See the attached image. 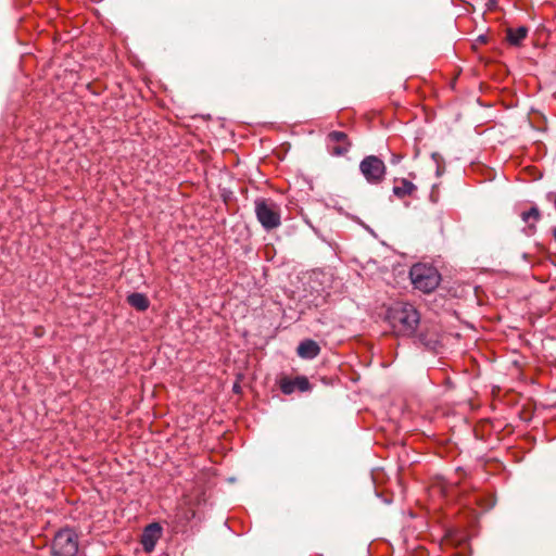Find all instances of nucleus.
Segmentation results:
<instances>
[{"label":"nucleus","instance_id":"1","mask_svg":"<svg viewBox=\"0 0 556 556\" xmlns=\"http://www.w3.org/2000/svg\"><path fill=\"white\" fill-rule=\"evenodd\" d=\"M387 319L395 332L409 337L415 333L420 315L412 304L399 302L388 308Z\"/></svg>","mask_w":556,"mask_h":556},{"label":"nucleus","instance_id":"2","mask_svg":"<svg viewBox=\"0 0 556 556\" xmlns=\"http://www.w3.org/2000/svg\"><path fill=\"white\" fill-rule=\"evenodd\" d=\"M409 276L414 287L425 293L433 291L440 283V274L430 265L415 264Z\"/></svg>","mask_w":556,"mask_h":556},{"label":"nucleus","instance_id":"3","mask_svg":"<svg viewBox=\"0 0 556 556\" xmlns=\"http://www.w3.org/2000/svg\"><path fill=\"white\" fill-rule=\"evenodd\" d=\"M255 215L265 230L280 226V206L270 199L258 198L254 201Z\"/></svg>","mask_w":556,"mask_h":556},{"label":"nucleus","instance_id":"4","mask_svg":"<svg viewBox=\"0 0 556 556\" xmlns=\"http://www.w3.org/2000/svg\"><path fill=\"white\" fill-rule=\"evenodd\" d=\"M78 552V536L68 528L60 530L52 543L53 556H76Z\"/></svg>","mask_w":556,"mask_h":556},{"label":"nucleus","instance_id":"5","mask_svg":"<svg viewBox=\"0 0 556 556\" xmlns=\"http://www.w3.org/2000/svg\"><path fill=\"white\" fill-rule=\"evenodd\" d=\"M359 172L370 185H379L387 173L384 162L376 155L365 156L359 163Z\"/></svg>","mask_w":556,"mask_h":556},{"label":"nucleus","instance_id":"6","mask_svg":"<svg viewBox=\"0 0 556 556\" xmlns=\"http://www.w3.org/2000/svg\"><path fill=\"white\" fill-rule=\"evenodd\" d=\"M327 146L331 154L340 156L349 151L351 143L345 132L331 131L327 136Z\"/></svg>","mask_w":556,"mask_h":556},{"label":"nucleus","instance_id":"7","mask_svg":"<svg viewBox=\"0 0 556 556\" xmlns=\"http://www.w3.org/2000/svg\"><path fill=\"white\" fill-rule=\"evenodd\" d=\"M162 535V527L159 523L147 526L141 535V544L147 553H151Z\"/></svg>","mask_w":556,"mask_h":556},{"label":"nucleus","instance_id":"8","mask_svg":"<svg viewBox=\"0 0 556 556\" xmlns=\"http://www.w3.org/2000/svg\"><path fill=\"white\" fill-rule=\"evenodd\" d=\"M296 352L301 358L313 359L320 353V346L316 341L306 339L300 342Z\"/></svg>","mask_w":556,"mask_h":556},{"label":"nucleus","instance_id":"9","mask_svg":"<svg viewBox=\"0 0 556 556\" xmlns=\"http://www.w3.org/2000/svg\"><path fill=\"white\" fill-rule=\"evenodd\" d=\"M127 302L129 303L130 306L140 312L147 311L150 306L149 299L143 293L139 292L129 294L127 296Z\"/></svg>","mask_w":556,"mask_h":556},{"label":"nucleus","instance_id":"10","mask_svg":"<svg viewBox=\"0 0 556 556\" xmlns=\"http://www.w3.org/2000/svg\"><path fill=\"white\" fill-rule=\"evenodd\" d=\"M397 181L400 185H396L393 187V193L397 198H404L406 195H410L417 189L416 186L412 181H409L405 178H402Z\"/></svg>","mask_w":556,"mask_h":556},{"label":"nucleus","instance_id":"11","mask_svg":"<svg viewBox=\"0 0 556 556\" xmlns=\"http://www.w3.org/2000/svg\"><path fill=\"white\" fill-rule=\"evenodd\" d=\"M528 28L525 26H520L516 29L509 28L507 30V39L510 45L519 46L521 41L527 37Z\"/></svg>","mask_w":556,"mask_h":556},{"label":"nucleus","instance_id":"12","mask_svg":"<svg viewBox=\"0 0 556 556\" xmlns=\"http://www.w3.org/2000/svg\"><path fill=\"white\" fill-rule=\"evenodd\" d=\"M521 218L523 222L529 223L531 219L538 222L540 218V212L536 207H531L527 212H522Z\"/></svg>","mask_w":556,"mask_h":556},{"label":"nucleus","instance_id":"13","mask_svg":"<svg viewBox=\"0 0 556 556\" xmlns=\"http://www.w3.org/2000/svg\"><path fill=\"white\" fill-rule=\"evenodd\" d=\"M292 383H295V389L304 392L309 390V382L306 377L299 376L295 379L292 380Z\"/></svg>","mask_w":556,"mask_h":556},{"label":"nucleus","instance_id":"14","mask_svg":"<svg viewBox=\"0 0 556 556\" xmlns=\"http://www.w3.org/2000/svg\"><path fill=\"white\" fill-rule=\"evenodd\" d=\"M280 389L285 394H291L295 390V383H292V380H282Z\"/></svg>","mask_w":556,"mask_h":556},{"label":"nucleus","instance_id":"15","mask_svg":"<svg viewBox=\"0 0 556 556\" xmlns=\"http://www.w3.org/2000/svg\"><path fill=\"white\" fill-rule=\"evenodd\" d=\"M547 199L553 202L554 207L556 210V193H548Z\"/></svg>","mask_w":556,"mask_h":556},{"label":"nucleus","instance_id":"16","mask_svg":"<svg viewBox=\"0 0 556 556\" xmlns=\"http://www.w3.org/2000/svg\"><path fill=\"white\" fill-rule=\"evenodd\" d=\"M400 160H401V156H400V155L393 154V155H392V159H391V162H392L393 164H396V163H399V162H400Z\"/></svg>","mask_w":556,"mask_h":556},{"label":"nucleus","instance_id":"17","mask_svg":"<svg viewBox=\"0 0 556 556\" xmlns=\"http://www.w3.org/2000/svg\"><path fill=\"white\" fill-rule=\"evenodd\" d=\"M432 159L438 162V160L440 159V155L439 153H432Z\"/></svg>","mask_w":556,"mask_h":556},{"label":"nucleus","instance_id":"18","mask_svg":"<svg viewBox=\"0 0 556 556\" xmlns=\"http://www.w3.org/2000/svg\"><path fill=\"white\" fill-rule=\"evenodd\" d=\"M554 238L556 240V228L554 229Z\"/></svg>","mask_w":556,"mask_h":556}]
</instances>
